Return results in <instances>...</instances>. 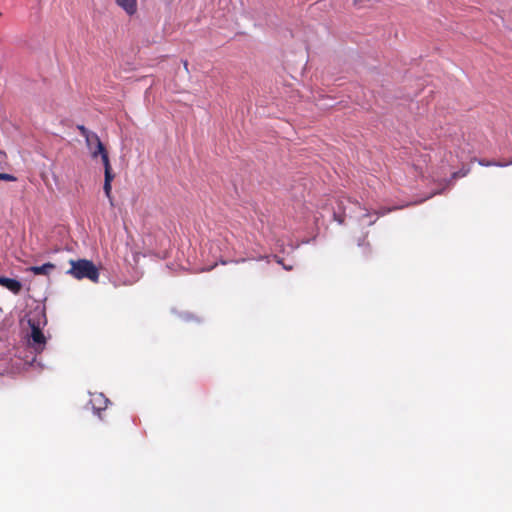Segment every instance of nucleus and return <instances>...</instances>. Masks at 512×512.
Instances as JSON below:
<instances>
[{"mask_svg": "<svg viewBox=\"0 0 512 512\" xmlns=\"http://www.w3.org/2000/svg\"><path fill=\"white\" fill-rule=\"evenodd\" d=\"M479 164L482 165V166H490V165H496V166H507V165H510L512 164V161H509L507 163H496V162H486L484 160H480L479 161Z\"/></svg>", "mask_w": 512, "mask_h": 512, "instance_id": "12", "label": "nucleus"}, {"mask_svg": "<svg viewBox=\"0 0 512 512\" xmlns=\"http://www.w3.org/2000/svg\"><path fill=\"white\" fill-rule=\"evenodd\" d=\"M28 324L31 328L30 339H31L32 347L36 351H42L46 344V338H45L43 332L41 331L39 325L36 324L34 320L29 319Z\"/></svg>", "mask_w": 512, "mask_h": 512, "instance_id": "2", "label": "nucleus"}, {"mask_svg": "<svg viewBox=\"0 0 512 512\" xmlns=\"http://www.w3.org/2000/svg\"><path fill=\"white\" fill-rule=\"evenodd\" d=\"M90 154L93 159H96L98 156L101 157V160H102V163L104 166V176H107V174L114 175L112 172V167H111L110 161H109L108 152L103 144H102L101 151L98 152L97 149L96 150L92 149V150H90Z\"/></svg>", "mask_w": 512, "mask_h": 512, "instance_id": "5", "label": "nucleus"}, {"mask_svg": "<svg viewBox=\"0 0 512 512\" xmlns=\"http://www.w3.org/2000/svg\"><path fill=\"white\" fill-rule=\"evenodd\" d=\"M115 175H109L107 174V176H104V185H103V189H104V192H105V195L107 196V198H109L110 200L112 199V196H111V193H112V181L114 179Z\"/></svg>", "mask_w": 512, "mask_h": 512, "instance_id": "9", "label": "nucleus"}, {"mask_svg": "<svg viewBox=\"0 0 512 512\" xmlns=\"http://www.w3.org/2000/svg\"><path fill=\"white\" fill-rule=\"evenodd\" d=\"M115 3L122 8L128 16H133L137 13V0H115Z\"/></svg>", "mask_w": 512, "mask_h": 512, "instance_id": "7", "label": "nucleus"}, {"mask_svg": "<svg viewBox=\"0 0 512 512\" xmlns=\"http://www.w3.org/2000/svg\"><path fill=\"white\" fill-rule=\"evenodd\" d=\"M109 403V399L102 393H94L91 395L90 404L92 405L94 412L98 415L108 407Z\"/></svg>", "mask_w": 512, "mask_h": 512, "instance_id": "4", "label": "nucleus"}, {"mask_svg": "<svg viewBox=\"0 0 512 512\" xmlns=\"http://www.w3.org/2000/svg\"><path fill=\"white\" fill-rule=\"evenodd\" d=\"M344 202H348V203H351L353 204L354 206L358 207V208H361V205L358 201H352L350 198H347V197H342L338 200V206H339V209H341L344 205Z\"/></svg>", "mask_w": 512, "mask_h": 512, "instance_id": "10", "label": "nucleus"}, {"mask_svg": "<svg viewBox=\"0 0 512 512\" xmlns=\"http://www.w3.org/2000/svg\"><path fill=\"white\" fill-rule=\"evenodd\" d=\"M71 268L67 274L75 279L87 278L93 282H98L99 271L92 261L86 259L70 260Z\"/></svg>", "mask_w": 512, "mask_h": 512, "instance_id": "1", "label": "nucleus"}, {"mask_svg": "<svg viewBox=\"0 0 512 512\" xmlns=\"http://www.w3.org/2000/svg\"><path fill=\"white\" fill-rule=\"evenodd\" d=\"M0 285L8 289L14 294H19L22 290V284L20 281L12 278L0 276Z\"/></svg>", "mask_w": 512, "mask_h": 512, "instance_id": "6", "label": "nucleus"}, {"mask_svg": "<svg viewBox=\"0 0 512 512\" xmlns=\"http://www.w3.org/2000/svg\"><path fill=\"white\" fill-rule=\"evenodd\" d=\"M55 268L53 263L47 262L41 266H32L29 268L34 275H49L51 271Z\"/></svg>", "mask_w": 512, "mask_h": 512, "instance_id": "8", "label": "nucleus"}, {"mask_svg": "<svg viewBox=\"0 0 512 512\" xmlns=\"http://www.w3.org/2000/svg\"><path fill=\"white\" fill-rule=\"evenodd\" d=\"M469 173V169L462 168L459 171H456L452 174V179H457L460 177H465Z\"/></svg>", "mask_w": 512, "mask_h": 512, "instance_id": "11", "label": "nucleus"}, {"mask_svg": "<svg viewBox=\"0 0 512 512\" xmlns=\"http://www.w3.org/2000/svg\"><path fill=\"white\" fill-rule=\"evenodd\" d=\"M366 212L363 214V217H368L369 216V212L367 210H365Z\"/></svg>", "mask_w": 512, "mask_h": 512, "instance_id": "18", "label": "nucleus"}, {"mask_svg": "<svg viewBox=\"0 0 512 512\" xmlns=\"http://www.w3.org/2000/svg\"><path fill=\"white\" fill-rule=\"evenodd\" d=\"M0 180H5V181H15L16 180V177L11 175V174H7V173H0Z\"/></svg>", "mask_w": 512, "mask_h": 512, "instance_id": "14", "label": "nucleus"}, {"mask_svg": "<svg viewBox=\"0 0 512 512\" xmlns=\"http://www.w3.org/2000/svg\"><path fill=\"white\" fill-rule=\"evenodd\" d=\"M367 233L363 236L362 239H359L358 246H366L370 251V243L366 241Z\"/></svg>", "mask_w": 512, "mask_h": 512, "instance_id": "15", "label": "nucleus"}, {"mask_svg": "<svg viewBox=\"0 0 512 512\" xmlns=\"http://www.w3.org/2000/svg\"><path fill=\"white\" fill-rule=\"evenodd\" d=\"M391 210L392 209H390V208H388V209H381L379 211H375V214L382 216V215H385L386 213L390 212Z\"/></svg>", "mask_w": 512, "mask_h": 512, "instance_id": "16", "label": "nucleus"}, {"mask_svg": "<svg viewBox=\"0 0 512 512\" xmlns=\"http://www.w3.org/2000/svg\"><path fill=\"white\" fill-rule=\"evenodd\" d=\"M333 218L339 224H343L345 222V213L344 212L343 213L334 212Z\"/></svg>", "mask_w": 512, "mask_h": 512, "instance_id": "13", "label": "nucleus"}, {"mask_svg": "<svg viewBox=\"0 0 512 512\" xmlns=\"http://www.w3.org/2000/svg\"><path fill=\"white\" fill-rule=\"evenodd\" d=\"M182 63H183V66H184V69L186 70V72H189V69H188V65H189V64H188V61H187V60H183V61H182Z\"/></svg>", "mask_w": 512, "mask_h": 512, "instance_id": "17", "label": "nucleus"}, {"mask_svg": "<svg viewBox=\"0 0 512 512\" xmlns=\"http://www.w3.org/2000/svg\"><path fill=\"white\" fill-rule=\"evenodd\" d=\"M77 129L79 130L80 134L85 138V142L89 151L93 149V144H96L98 152L101 151L102 142L96 133L89 131L83 125H78Z\"/></svg>", "mask_w": 512, "mask_h": 512, "instance_id": "3", "label": "nucleus"}]
</instances>
